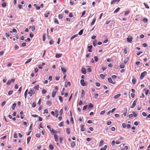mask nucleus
<instances>
[{
  "label": "nucleus",
  "mask_w": 150,
  "mask_h": 150,
  "mask_svg": "<svg viewBox=\"0 0 150 150\" xmlns=\"http://www.w3.org/2000/svg\"><path fill=\"white\" fill-rule=\"evenodd\" d=\"M48 110L47 109H45L44 110V112L43 113L44 114L45 113H48Z\"/></svg>",
  "instance_id": "8fccbe9b"
},
{
  "label": "nucleus",
  "mask_w": 150,
  "mask_h": 150,
  "mask_svg": "<svg viewBox=\"0 0 150 150\" xmlns=\"http://www.w3.org/2000/svg\"><path fill=\"white\" fill-rule=\"evenodd\" d=\"M63 17V15L62 14H60L58 16V18L59 19H62Z\"/></svg>",
  "instance_id": "79ce46f5"
},
{
  "label": "nucleus",
  "mask_w": 150,
  "mask_h": 150,
  "mask_svg": "<svg viewBox=\"0 0 150 150\" xmlns=\"http://www.w3.org/2000/svg\"><path fill=\"white\" fill-rule=\"evenodd\" d=\"M94 59L95 61L96 62H97L99 59L97 57V56H95L94 57Z\"/></svg>",
  "instance_id": "a211bd4d"
},
{
  "label": "nucleus",
  "mask_w": 150,
  "mask_h": 150,
  "mask_svg": "<svg viewBox=\"0 0 150 150\" xmlns=\"http://www.w3.org/2000/svg\"><path fill=\"white\" fill-rule=\"evenodd\" d=\"M80 83L81 85L82 86H85L86 85V83L84 82V80L81 79V80Z\"/></svg>",
  "instance_id": "423d86ee"
},
{
  "label": "nucleus",
  "mask_w": 150,
  "mask_h": 150,
  "mask_svg": "<svg viewBox=\"0 0 150 150\" xmlns=\"http://www.w3.org/2000/svg\"><path fill=\"white\" fill-rule=\"evenodd\" d=\"M87 105H85L84 106V107H83V110H86V109L87 108Z\"/></svg>",
  "instance_id": "6e6d98bb"
},
{
  "label": "nucleus",
  "mask_w": 150,
  "mask_h": 150,
  "mask_svg": "<svg viewBox=\"0 0 150 150\" xmlns=\"http://www.w3.org/2000/svg\"><path fill=\"white\" fill-rule=\"evenodd\" d=\"M13 91H11L8 92V94L9 95H11L13 93Z\"/></svg>",
  "instance_id": "338daca9"
},
{
  "label": "nucleus",
  "mask_w": 150,
  "mask_h": 150,
  "mask_svg": "<svg viewBox=\"0 0 150 150\" xmlns=\"http://www.w3.org/2000/svg\"><path fill=\"white\" fill-rule=\"evenodd\" d=\"M78 35L77 34H76V35H74L72 37H71V38H70V39L71 40H73V39H74V38H76V37Z\"/></svg>",
  "instance_id": "f704fd0d"
},
{
  "label": "nucleus",
  "mask_w": 150,
  "mask_h": 150,
  "mask_svg": "<svg viewBox=\"0 0 150 150\" xmlns=\"http://www.w3.org/2000/svg\"><path fill=\"white\" fill-rule=\"evenodd\" d=\"M125 112L123 113V115L125 116L126 115V114L127 112V109L126 108H125L124 109Z\"/></svg>",
  "instance_id": "c85d7f7f"
},
{
  "label": "nucleus",
  "mask_w": 150,
  "mask_h": 150,
  "mask_svg": "<svg viewBox=\"0 0 150 150\" xmlns=\"http://www.w3.org/2000/svg\"><path fill=\"white\" fill-rule=\"evenodd\" d=\"M6 4L5 2H4L2 4V6L3 7H5L6 6Z\"/></svg>",
  "instance_id": "603ef678"
},
{
  "label": "nucleus",
  "mask_w": 150,
  "mask_h": 150,
  "mask_svg": "<svg viewBox=\"0 0 150 150\" xmlns=\"http://www.w3.org/2000/svg\"><path fill=\"white\" fill-rule=\"evenodd\" d=\"M50 14L49 12H48L47 13L45 14V17L47 18L48 17L49 14Z\"/></svg>",
  "instance_id": "13d9d810"
},
{
  "label": "nucleus",
  "mask_w": 150,
  "mask_h": 150,
  "mask_svg": "<svg viewBox=\"0 0 150 150\" xmlns=\"http://www.w3.org/2000/svg\"><path fill=\"white\" fill-rule=\"evenodd\" d=\"M128 58H127L126 59H125L124 60V64H126L128 61Z\"/></svg>",
  "instance_id": "3c124183"
},
{
  "label": "nucleus",
  "mask_w": 150,
  "mask_h": 150,
  "mask_svg": "<svg viewBox=\"0 0 150 150\" xmlns=\"http://www.w3.org/2000/svg\"><path fill=\"white\" fill-rule=\"evenodd\" d=\"M49 148L51 150H52L54 149L53 146L51 144H50L49 146Z\"/></svg>",
  "instance_id": "72a5a7b5"
},
{
  "label": "nucleus",
  "mask_w": 150,
  "mask_h": 150,
  "mask_svg": "<svg viewBox=\"0 0 150 150\" xmlns=\"http://www.w3.org/2000/svg\"><path fill=\"white\" fill-rule=\"evenodd\" d=\"M14 47L15 49V50H18L19 48L18 46V45H15V46Z\"/></svg>",
  "instance_id": "e2e57ef3"
},
{
  "label": "nucleus",
  "mask_w": 150,
  "mask_h": 150,
  "mask_svg": "<svg viewBox=\"0 0 150 150\" xmlns=\"http://www.w3.org/2000/svg\"><path fill=\"white\" fill-rule=\"evenodd\" d=\"M32 107L35 108L36 106V103L35 102H33L32 104Z\"/></svg>",
  "instance_id": "c03bdc74"
},
{
  "label": "nucleus",
  "mask_w": 150,
  "mask_h": 150,
  "mask_svg": "<svg viewBox=\"0 0 150 150\" xmlns=\"http://www.w3.org/2000/svg\"><path fill=\"white\" fill-rule=\"evenodd\" d=\"M132 37H128L127 38V41L128 42H131V41H132Z\"/></svg>",
  "instance_id": "0eeeda50"
},
{
  "label": "nucleus",
  "mask_w": 150,
  "mask_h": 150,
  "mask_svg": "<svg viewBox=\"0 0 150 150\" xmlns=\"http://www.w3.org/2000/svg\"><path fill=\"white\" fill-rule=\"evenodd\" d=\"M39 85H37V86L34 87H33V88L37 90H39Z\"/></svg>",
  "instance_id": "4be33fe9"
},
{
  "label": "nucleus",
  "mask_w": 150,
  "mask_h": 150,
  "mask_svg": "<svg viewBox=\"0 0 150 150\" xmlns=\"http://www.w3.org/2000/svg\"><path fill=\"white\" fill-rule=\"evenodd\" d=\"M47 91L45 89H43L42 90V94H44L46 93Z\"/></svg>",
  "instance_id": "58836bf2"
},
{
  "label": "nucleus",
  "mask_w": 150,
  "mask_h": 150,
  "mask_svg": "<svg viewBox=\"0 0 150 150\" xmlns=\"http://www.w3.org/2000/svg\"><path fill=\"white\" fill-rule=\"evenodd\" d=\"M16 105V103H14L12 106V108L13 110L15 109V108Z\"/></svg>",
  "instance_id": "4c0bfd02"
},
{
  "label": "nucleus",
  "mask_w": 150,
  "mask_h": 150,
  "mask_svg": "<svg viewBox=\"0 0 150 150\" xmlns=\"http://www.w3.org/2000/svg\"><path fill=\"white\" fill-rule=\"evenodd\" d=\"M98 93H95L94 94V98L96 99H97L98 98Z\"/></svg>",
  "instance_id": "37998d69"
},
{
  "label": "nucleus",
  "mask_w": 150,
  "mask_h": 150,
  "mask_svg": "<svg viewBox=\"0 0 150 150\" xmlns=\"http://www.w3.org/2000/svg\"><path fill=\"white\" fill-rule=\"evenodd\" d=\"M35 27L34 25H33L31 28V30L32 31H34L35 30Z\"/></svg>",
  "instance_id": "0e129e2a"
},
{
  "label": "nucleus",
  "mask_w": 150,
  "mask_h": 150,
  "mask_svg": "<svg viewBox=\"0 0 150 150\" xmlns=\"http://www.w3.org/2000/svg\"><path fill=\"white\" fill-rule=\"evenodd\" d=\"M96 20V18H95L93 19V21H92V22H91V26L92 25L94 24V23L95 22Z\"/></svg>",
  "instance_id": "f3484780"
},
{
  "label": "nucleus",
  "mask_w": 150,
  "mask_h": 150,
  "mask_svg": "<svg viewBox=\"0 0 150 150\" xmlns=\"http://www.w3.org/2000/svg\"><path fill=\"white\" fill-rule=\"evenodd\" d=\"M103 142H104V141L103 140H101L100 142L99 143V147L101 146L103 144Z\"/></svg>",
  "instance_id": "a878e982"
},
{
  "label": "nucleus",
  "mask_w": 150,
  "mask_h": 150,
  "mask_svg": "<svg viewBox=\"0 0 150 150\" xmlns=\"http://www.w3.org/2000/svg\"><path fill=\"white\" fill-rule=\"evenodd\" d=\"M108 81L109 83H112L113 84H114L115 83V82H113L112 81V79L111 77H109L108 78Z\"/></svg>",
  "instance_id": "20e7f679"
},
{
  "label": "nucleus",
  "mask_w": 150,
  "mask_h": 150,
  "mask_svg": "<svg viewBox=\"0 0 150 150\" xmlns=\"http://www.w3.org/2000/svg\"><path fill=\"white\" fill-rule=\"evenodd\" d=\"M59 99L61 103H62L63 102V99L62 97L59 96Z\"/></svg>",
  "instance_id": "bb28decb"
},
{
  "label": "nucleus",
  "mask_w": 150,
  "mask_h": 150,
  "mask_svg": "<svg viewBox=\"0 0 150 150\" xmlns=\"http://www.w3.org/2000/svg\"><path fill=\"white\" fill-rule=\"evenodd\" d=\"M93 105L92 103H90L89 104L88 106V108L91 109V108H93Z\"/></svg>",
  "instance_id": "aec40b11"
},
{
  "label": "nucleus",
  "mask_w": 150,
  "mask_h": 150,
  "mask_svg": "<svg viewBox=\"0 0 150 150\" xmlns=\"http://www.w3.org/2000/svg\"><path fill=\"white\" fill-rule=\"evenodd\" d=\"M67 133L68 134H69L70 133V129L69 128H67L66 129Z\"/></svg>",
  "instance_id": "2eb2a0df"
},
{
  "label": "nucleus",
  "mask_w": 150,
  "mask_h": 150,
  "mask_svg": "<svg viewBox=\"0 0 150 150\" xmlns=\"http://www.w3.org/2000/svg\"><path fill=\"white\" fill-rule=\"evenodd\" d=\"M64 122H62L59 124V127H62L63 126V124Z\"/></svg>",
  "instance_id": "bf43d9fd"
},
{
  "label": "nucleus",
  "mask_w": 150,
  "mask_h": 150,
  "mask_svg": "<svg viewBox=\"0 0 150 150\" xmlns=\"http://www.w3.org/2000/svg\"><path fill=\"white\" fill-rule=\"evenodd\" d=\"M81 72L82 73L84 74H86V71L84 67H82L81 69Z\"/></svg>",
  "instance_id": "39448f33"
},
{
  "label": "nucleus",
  "mask_w": 150,
  "mask_h": 150,
  "mask_svg": "<svg viewBox=\"0 0 150 150\" xmlns=\"http://www.w3.org/2000/svg\"><path fill=\"white\" fill-rule=\"evenodd\" d=\"M55 114H56V117H57L58 116V110L56 109L55 110Z\"/></svg>",
  "instance_id": "c756f323"
},
{
  "label": "nucleus",
  "mask_w": 150,
  "mask_h": 150,
  "mask_svg": "<svg viewBox=\"0 0 150 150\" xmlns=\"http://www.w3.org/2000/svg\"><path fill=\"white\" fill-rule=\"evenodd\" d=\"M144 91H145V92H146L145 93L146 95H147L148 94L149 92V90H148V89L146 90V89L145 88L144 89Z\"/></svg>",
  "instance_id": "c9c22d12"
},
{
  "label": "nucleus",
  "mask_w": 150,
  "mask_h": 150,
  "mask_svg": "<svg viewBox=\"0 0 150 150\" xmlns=\"http://www.w3.org/2000/svg\"><path fill=\"white\" fill-rule=\"evenodd\" d=\"M83 29H82V30H81L79 32V33L78 34L79 35H81L83 33Z\"/></svg>",
  "instance_id": "ea45409f"
},
{
  "label": "nucleus",
  "mask_w": 150,
  "mask_h": 150,
  "mask_svg": "<svg viewBox=\"0 0 150 150\" xmlns=\"http://www.w3.org/2000/svg\"><path fill=\"white\" fill-rule=\"evenodd\" d=\"M137 99H136L133 102L132 105L130 107V108H134L135 106L136 105L137 103Z\"/></svg>",
  "instance_id": "f03ea898"
},
{
  "label": "nucleus",
  "mask_w": 150,
  "mask_h": 150,
  "mask_svg": "<svg viewBox=\"0 0 150 150\" xmlns=\"http://www.w3.org/2000/svg\"><path fill=\"white\" fill-rule=\"evenodd\" d=\"M129 13V11H125V15H126L128 14Z\"/></svg>",
  "instance_id": "774afa93"
},
{
  "label": "nucleus",
  "mask_w": 150,
  "mask_h": 150,
  "mask_svg": "<svg viewBox=\"0 0 150 150\" xmlns=\"http://www.w3.org/2000/svg\"><path fill=\"white\" fill-rule=\"evenodd\" d=\"M120 96L121 94H117L114 96V98L115 99H117Z\"/></svg>",
  "instance_id": "6ab92c4d"
},
{
  "label": "nucleus",
  "mask_w": 150,
  "mask_h": 150,
  "mask_svg": "<svg viewBox=\"0 0 150 150\" xmlns=\"http://www.w3.org/2000/svg\"><path fill=\"white\" fill-rule=\"evenodd\" d=\"M84 125H81V131L83 132L86 130V128L84 127Z\"/></svg>",
  "instance_id": "9d476101"
},
{
  "label": "nucleus",
  "mask_w": 150,
  "mask_h": 150,
  "mask_svg": "<svg viewBox=\"0 0 150 150\" xmlns=\"http://www.w3.org/2000/svg\"><path fill=\"white\" fill-rule=\"evenodd\" d=\"M142 21L144 23H146L148 22V19L147 18H145L143 19Z\"/></svg>",
  "instance_id": "473e14b6"
},
{
  "label": "nucleus",
  "mask_w": 150,
  "mask_h": 150,
  "mask_svg": "<svg viewBox=\"0 0 150 150\" xmlns=\"http://www.w3.org/2000/svg\"><path fill=\"white\" fill-rule=\"evenodd\" d=\"M125 66L123 64H120V67L122 69L124 68L125 67Z\"/></svg>",
  "instance_id": "a18cd8bd"
},
{
  "label": "nucleus",
  "mask_w": 150,
  "mask_h": 150,
  "mask_svg": "<svg viewBox=\"0 0 150 150\" xmlns=\"http://www.w3.org/2000/svg\"><path fill=\"white\" fill-rule=\"evenodd\" d=\"M54 22L55 23H57V24H59V22L57 20V18H55L54 20Z\"/></svg>",
  "instance_id": "de8ad7c7"
},
{
  "label": "nucleus",
  "mask_w": 150,
  "mask_h": 150,
  "mask_svg": "<svg viewBox=\"0 0 150 150\" xmlns=\"http://www.w3.org/2000/svg\"><path fill=\"white\" fill-rule=\"evenodd\" d=\"M59 114H60V115L61 116H62V113H63V111H62V109H61L60 111H59Z\"/></svg>",
  "instance_id": "052dcab7"
},
{
  "label": "nucleus",
  "mask_w": 150,
  "mask_h": 150,
  "mask_svg": "<svg viewBox=\"0 0 150 150\" xmlns=\"http://www.w3.org/2000/svg\"><path fill=\"white\" fill-rule=\"evenodd\" d=\"M139 123V122L137 121H135L134 122V124L136 126H137L138 125Z\"/></svg>",
  "instance_id": "4d7b16f0"
},
{
  "label": "nucleus",
  "mask_w": 150,
  "mask_h": 150,
  "mask_svg": "<svg viewBox=\"0 0 150 150\" xmlns=\"http://www.w3.org/2000/svg\"><path fill=\"white\" fill-rule=\"evenodd\" d=\"M11 81L10 80H8L6 83V85H9L11 83Z\"/></svg>",
  "instance_id": "49530a36"
},
{
  "label": "nucleus",
  "mask_w": 150,
  "mask_h": 150,
  "mask_svg": "<svg viewBox=\"0 0 150 150\" xmlns=\"http://www.w3.org/2000/svg\"><path fill=\"white\" fill-rule=\"evenodd\" d=\"M50 131L51 132L52 134H53L55 133V131H54V129L51 130Z\"/></svg>",
  "instance_id": "680f3d73"
},
{
  "label": "nucleus",
  "mask_w": 150,
  "mask_h": 150,
  "mask_svg": "<svg viewBox=\"0 0 150 150\" xmlns=\"http://www.w3.org/2000/svg\"><path fill=\"white\" fill-rule=\"evenodd\" d=\"M136 80L135 79V78H133L132 79V83L133 84H134L136 82Z\"/></svg>",
  "instance_id": "5701e85b"
},
{
  "label": "nucleus",
  "mask_w": 150,
  "mask_h": 150,
  "mask_svg": "<svg viewBox=\"0 0 150 150\" xmlns=\"http://www.w3.org/2000/svg\"><path fill=\"white\" fill-rule=\"evenodd\" d=\"M81 96L82 97H83L85 95V91L83 89L81 90Z\"/></svg>",
  "instance_id": "4468645a"
},
{
  "label": "nucleus",
  "mask_w": 150,
  "mask_h": 150,
  "mask_svg": "<svg viewBox=\"0 0 150 150\" xmlns=\"http://www.w3.org/2000/svg\"><path fill=\"white\" fill-rule=\"evenodd\" d=\"M115 109H116L115 108H113L112 110L109 111H108V112L107 113V115H109L110 113L113 112H114L115 110Z\"/></svg>",
  "instance_id": "1a4fd4ad"
},
{
  "label": "nucleus",
  "mask_w": 150,
  "mask_h": 150,
  "mask_svg": "<svg viewBox=\"0 0 150 150\" xmlns=\"http://www.w3.org/2000/svg\"><path fill=\"white\" fill-rule=\"evenodd\" d=\"M49 43L50 45H52L54 43V41L52 40H51L50 41Z\"/></svg>",
  "instance_id": "864d4df0"
},
{
  "label": "nucleus",
  "mask_w": 150,
  "mask_h": 150,
  "mask_svg": "<svg viewBox=\"0 0 150 150\" xmlns=\"http://www.w3.org/2000/svg\"><path fill=\"white\" fill-rule=\"evenodd\" d=\"M97 41L96 40H95L93 42V44L94 46H95L96 45Z\"/></svg>",
  "instance_id": "cd10ccee"
},
{
  "label": "nucleus",
  "mask_w": 150,
  "mask_h": 150,
  "mask_svg": "<svg viewBox=\"0 0 150 150\" xmlns=\"http://www.w3.org/2000/svg\"><path fill=\"white\" fill-rule=\"evenodd\" d=\"M107 148V146L105 145L103 147L101 148L100 149V150H106Z\"/></svg>",
  "instance_id": "412c9836"
},
{
  "label": "nucleus",
  "mask_w": 150,
  "mask_h": 150,
  "mask_svg": "<svg viewBox=\"0 0 150 150\" xmlns=\"http://www.w3.org/2000/svg\"><path fill=\"white\" fill-rule=\"evenodd\" d=\"M62 55V54H56L55 55V57L57 58H59L61 57Z\"/></svg>",
  "instance_id": "f8f14e48"
},
{
  "label": "nucleus",
  "mask_w": 150,
  "mask_h": 150,
  "mask_svg": "<svg viewBox=\"0 0 150 150\" xmlns=\"http://www.w3.org/2000/svg\"><path fill=\"white\" fill-rule=\"evenodd\" d=\"M144 5L146 8L147 9H149V6L148 5L144 3Z\"/></svg>",
  "instance_id": "09e8293b"
},
{
  "label": "nucleus",
  "mask_w": 150,
  "mask_h": 150,
  "mask_svg": "<svg viewBox=\"0 0 150 150\" xmlns=\"http://www.w3.org/2000/svg\"><path fill=\"white\" fill-rule=\"evenodd\" d=\"M46 104L47 105H48L49 106H50V105H51L52 104V103L50 101L48 100Z\"/></svg>",
  "instance_id": "dca6fc26"
},
{
  "label": "nucleus",
  "mask_w": 150,
  "mask_h": 150,
  "mask_svg": "<svg viewBox=\"0 0 150 150\" xmlns=\"http://www.w3.org/2000/svg\"><path fill=\"white\" fill-rule=\"evenodd\" d=\"M120 10V8L119 7L117 8L114 12V13H115L119 11Z\"/></svg>",
  "instance_id": "393cba45"
},
{
  "label": "nucleus",
  "mask_w": 150,
  "mask_h": 150,
  "mask_svg": "<svg viewBox=\"0 0 150 150\" xmlns=\"http://www.w3.org/2000/svg\"><path fill=\"white\" fill-rule=\"evenodd\" d=\"M31 137H28L27 139V144H28V143L30 142V139H31Z\"/></svg>",
  "instance_id": "a19ab883"
},
{
  "label": "nucleus",
  "mask_w": 150,
  "mask_h": 150,
  "mask_svg": "<svg viewBox=\"0 0 150 150\" xmlns=\"http://www.w3.org/2000/svg\"><path fill=\"white\" fill-rule=\"evenodd\" d=\"M61 69L62 72L64 74H65L66 72H67V69L64 68V67H61Z\"/></svg>",
  "instance_id": "7ed1b4c3"
},
{
  "label": "nucleus",
  "mask_w": 150,
  "mask_h": 150,
  "mask_svg": "<svg viewBox=\"0 0 150 150\" xmlns=\"http://www.w3.org/2000/svg\"><path fill=\"white\" fill-rule=\"evenodd\" d=\"M54 138L55 141L56 142H57L58 141V136L57 135L55 134L54 135Z\"/></svg>",
  "instance_id": "9b49d317"
},
{
  "label": "nucleus",
  "mask_w": 150,
  "mask_h": 150,
  "mask_svg": "<svg viewBox=\"0 0 150 150\" xmlns=\"http://www.w3.org/2000/svg\"><path fill=\"white\" fill-rule=\"evenodd\" d=\"M75 146V143L74 142H72L71 144V146L72 148L74 147Z\"/></svg>",
  "instance_id": "b1692460"
},
{
  "label": "nucleus",
  "mask_w": 150,
  "mask_h": 150,
  "mask_svg": "<svg viewBox=\"0 0 150 150\" xmlns=\"http://www.w3.org/2000/svg\"><path fill=\"white\" fill-rule=\"evenodd\" d=\"M32 60V58H30L28 59L25 62V64H27L30 62Z\"/></svg>",
  "instance_id": "e433bc0d"
},
{
  "label": "nucleus",
  "mask_w": 150,
  "mask_h": 150,
  "mask_svg": "<svg viewBox=\"0 0 150 150\" xmlns=\"http://www.w3.org/2000/svg\"><path fill=\"white\" fill-rule=\"evenodd\" d=\"M92 45H90L88 47V52H92Z\"/></svg>",
  "instance_id": "6e6552de"
},
{
  "label": "nucleus",
  "mask_w": 150,
  "mask_h": 150,
  "mask_svg": "<svg viewBox=\"0 0 150 150\" xmlns=\"http://www.w3.org/2000/svg\"><path fill=\"white\" fill-rule=\"evenodd\" d=\"M56 91H53L52 93V96L53 98H54L55 97V95L56 93Z\"/></svg>",
  "instance_id": "ddd939ff"
},
{
  "label": "nucleus",
  "mask_w": 150,
  "mask_h": 150,
  "mask_svg": "<svg viewBox=\"0 0 150 150\" xmlns=\"http://www.w3.org/2000/svg\"><path fill=\"white\" fill-rule=\"evenodd\" d=\"M30 92L33 94H35V91L34 90H30Z\"/></svg>",
  "instance_id": "5fc2aeb1"
},
{
  "label": "nucleus",
  "mask_w": 150,
  "mask_h": 150,
  "mask_svg": "<svg viewBox=\"0 0 150 150\" xmlns=\"http://www.w3.org/2000/svg\"><path fill=\"white\" fill-rule=\"evenodd\" d=\"M147 72L146 71H144L143 72L141 73V74L140 76V79L141 80H142V79H143V78L147 74Z\"/></svg>",
  "instance_id": "f257e3e1"
},
{
  "label": "nucleus",
  "mask_w": 150,
  "mask_h": 150,
  "mask_svg": "<svg viewBox=\"0 0 150 150\" xmlns=\"http://www.w3.org/2000/svg\"><path fill=\"white\" fill-rule=\"evenodd\" d=\"M41 98H40L39 99V101L38 103V104L39 105H40V104H41Z\"/></svg>",
  "instance_id": "69168bd1"
},
{
  "label": "nucleus",
  "mask_w": 150,
  "mask_h": 150,
  "mask_svg": "<svg viewBox=\"0 0 150 150\" xmlns=\"http://www.w3.org/2000/svg\"><path fill=\"white\" fill-rule=\"evenodd\" d=\"M28 91V89H27L25 91V93H24V96L25 98V99L26 98V97L27 95V92Z\"/></svg>",
  "instance_id": "7c9ffc66"
},
{
  "label": "nucleus",
  "mask_w": 150,
  "mask_h": 150,
  "mask_svg": "<svg viewBox=\"0 0 150 150\" xmlns=\"http://www.w3.org/2000/svg\"><path fill=\"white\" fill-rule=\"evenodd\" d=\"M100 76L103 79H104L105 76L103 74H101L100 75Z\"/></svg>",
  "instance_id": "2f4dec72"
}]
</instances>
